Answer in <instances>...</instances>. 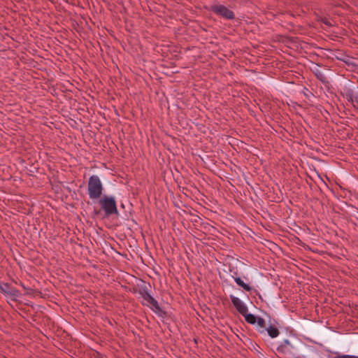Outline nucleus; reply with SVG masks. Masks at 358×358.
I'll use <instances>...</instances> for the list:
<instances>
[{"label": "nucleus", "mask_w": 358, "mask_h": 358, "mask_svg": "<svg viewBox=\"0 0 358 358\" xmlns=\"http://www.w3.org/2000/svg\"><path fill=\"white\" fill-rule=\"evenodd\" d=\"M356 225H358V224H355Z\"/></svg>", "instance_id": "4be33fe9"}, {"label": "nucleus", "mask_w": 358, "mask_h": 358, "mask_svg": "<svg viewBox=\"0 0 358 358\" xmlns=\"http://www.w3.org/2000/svg\"><path fill=\"white\" fill-rule=\"evenodd\" d=\"M102 184L97 176H90L88 181V194L92 199H97L101 197L102 194Z\"/></svg>", "instance_id": "f03ea898"}, {"label": "nucleus", "mask_w": 358, "mask_h": 358, "mask_svg": "<svg viewBox=\"0 0 358 358\" xmlns=\"http://www.w3.org/2000/svg\"><path fill=\"white\" fill-rule=\"evenodd\" d=\"M294 349V345L289 340L286 339L278 347L277 351L282 354H292Z\"/></svg>", "instance_id": "0eeeda50"}, {"label": "nucleus", "mask_w": 358, "mask_h": 358, "mask_svg": "<svg viewBox=\"0 0 358 358\" xmlns=\"http://www.w3.org/2000/svg\"><path fill=\"white\" fill-rule=\"evenodd\" d=\"M210 10L215 14L227 20H233L235 17L234 12L223 5H213L211 6Z\"/></svg>", "instance_id": "7ed1b4c3"}, {"label": "nucleus", "mask_w": 358, "mask_h": 358, "mask_svg": "<svg viewBox=\"0 0 358 358\" xmlns=\"http://www.w3.org/2000/svg\"><path fill=\"white\" fill-rule=\"evenodd\" d=\"M256 323H257V327L259 329V331L261 333H264V331L266 329V322H265L264 319H263L262 317H258Z\"/></svg>", "instance_id": "9d476101"}, {"label": "nucleus", "mask_w": 358, "mask_h": 358, "mask_svg": "<svg viewBox=\"0 0 358 358\" xmlns=\"http://www.w3.org/2000/svg\"><path fill=\"white\" fill-rule=\"evenodd\" d=\"M313 72H314V74L316 76V78L319 80H320L322 83H328L326 76H324V74L321 71H320L319 69H316Z\"/></svg>", "instance_id": "9b49d317"}, {"label": "nucleus", "mask_w": 358, "mask_h": 358, "mask_svg": "<svg viewBox=\"0 0 358 358\" xmlns=\"http://www.w3.org/2000/svg\"><path fill=\"white\" fill-rule=\"evenodd\" d=\"M230 299L231 303L239 313L243 315V314L248 313V309L247 306L241 301L240 299L232 295L230 296Z\"/></svg>", "instance_id": "423d86ee"}, {"label": "nucleus", "mask_w": 358, "mask_h": 358, "mask_svg": "<svg viewBox=\"0 0 358 358\" xmlns=\"http://www.w3.org/2000/svg\"><path fill=\"white\" fill-rule=\"evenodd\" d=\"M101 210L97 212V214L101 213V210L104 212L105 217H110L112 215H118V211L116 206V203H101Z\"/></svg>", "instance_id": "39448f33"}, {"label": "nucleus", "mask_w": 358, "mask_h": 358, "mask_svg": "<svg viewBox=\"0 0 358 358\" xmlns=\"http://www.w3.org/2000/svg\"><path fill=\"white\" fill-rule=\"evenodd\" d=\"M132 206V203L131 202H129V203H127V209L128 210H131V206Z\"/></svg>", "instance_id": "6ab92c4d"}, {"label": "nucleus", "mask_w": 358, "mask_h": 358, "mask_svg": "<svg viewBox=\"0 0 358 358\" xmlns=\"http://www.w3.org/2000/svg\"><path fill=\"white\" fill-rule=\"evenodd\" d=\"M2 286L4 287V289H9L10 288L8 283H4Z\"/></svg>", "instance_id": "a211bd4d"}, {"label": "nucleus", "mask_w": 358, "mask_h": 358, "mask_svg": "<svg viewBox=\"0 0 358 358\" xmlns=\"http://www.w3.org/2000/svg\"><path fill=\"white\" fill-rule=\"evenodd\" d=\"M357 90H358V86H357Z\"/></svg>", "instance_id": "5701e85b"}, {"label": "nucleus", "mask_w": 358, "mask_h": 358, "mask_svg": "<svg viewBox=\"0 0 358 358\" xmlns=\"http://www.w3.org/2000/svg\"><path fill=\"white\" fill-rule=\"evenodd\" d=\"M245 317V321L251 324H255L257 322V320L258 317H256L255 315L251 313H246L245 314L243 315Z\"/></svg>", "instance_id": "f8f14e48"}, {"label": "nucleus", "mask_w": 358, "mask_h": 358, "mask_svg": "<svg viewBox=\"0 0 358 358\" xmlns=\"http://www.w3.org/2000/svg\"><path fill=\"white\" fill-rule=\"evenodd\" d=\"M271 338H276L280 334V331L275 326L270 325L266 329Z\"/></svg>", "instance_id": "1a4fd4ad"}, {"label": "nucleus", "mask_w": 358, "mask_h": 358, "mask_svg": "<svg viewBox=\"0 0 358 358\" xmlns=\"http://www.w3.org/2000/svg\"><path fill=\"white\" fill-rule=\"evenodd\" d=\"M99 201H115V200L114 196L104 194Z\"/></svg>", "instance_id": "4468645a"}, {"label": "nucleus", "mask_w": 358, "mask_h": 358, "mask_svg": "<svg viewBox=\"0 0 358 358\" xmlns=\"http://www.w3.org/2000/svg\"><path fill=\"white\" fill-rule=\"evenodd\" d=\"M339 59H341V61L344 62L345 64H350V58L348 57V56H345V58H338Z\"/></svg>", "instance_id": "dca6fc26"}, {"label": "nucleus", "mask_w": 358, "mask_h": 358, "mask_svg": "<svg viewBox=\"0 0 358 358\" xmlns=\"http://www.w3.org/2000/svg\"><path fill=\"white\" fill-rule=\"evenodd\" d=\"M334 358H358V356L350 355H338Z\"/></svg>", "instance_id": "2eb2a0df"}, {"label": "nucleus", "mask_w": 358, "mask_h": 358, "mask_svg": "<svg viewBox=\"0 0 358 358\" xmlns=\"http://www.w3.org/2000/svg\"><path fill=\"white\" fill-rule=\"evenodd\" d=\"M355 88L357 87L353 82L345 80L341 84L340 93L355 108L358 109V91L355 92Z\"/></svg>", "instance_id": "f257e3e1"}, {"label": "nucleus", "mask_w": 358, "mask_h": 358, "mask_svg": "<svg viewBox=\"0 0 358 358\" xmlns=\"http://www.w3.org/2000/svg\"><path fill=\"white\" fill-rule=\"evenodd\" d=\"M139 294L147 302V305L151 306V308L155 310L157 313L163 312L159 307L158 302L148 292L145 288H142L139 290Z\"/></svg>", "instance_id": "20e7f679"}, {"label": "nucleus", "mask_w": 358, "mask_h": 358, "mask_svg": "<svg viewBox=\"0 0 358 358\" xmlns=\"http://www.w3.org/2000/svg\"><path fill=\"white\" fill-rule=\"evenodd\" d=\"M234 280L237 285L241 286L245 290L249 292L252 289L251 287L249 286L248 284L245 283L240 278H235Z\"/></svg>", "instance_id": "ddd939ff"}, {"label": "nucleus", "mask_w": 358, "mask_h": 358, "mask_svg": "<svg viewBox=\"0 0 358 358\" xmlns=\"http://www.w3.org/2000/svg\"><path fill=\"white\" fill-rule=\"evenodd\" d=\"M121 206V208H122V209H125V208H126V206H125V205H124V203H121V206Z\"/></svg>", "instance_id": "412c9836"}, {"label": "nucleus", "mask_w": 358, "mask_h": 358, "mask_svg": "<svg viewBox=\"0 0 358 358\" xmlns=\"http://www.w3.org/2000/svg\"><path fill=\"white\" fill-rule=\"evenodd\" d=\"M350 215H351V216L355 217L357 219V220L358 221V210L354 209L353 212H352Z\"/></svg>", "instance_id": "f3484780"}, {"label": "nucleus", "mask_w": 358, "mask_h": 358, "mask_svg": "<svg viewBox=\"0 0 358 358\" xmlns=\"http://www.w3.org/2000/svg\"><path fill=\"white\" fill-rule=\"evenodd\" d=\"M0 291L4 294H8L13 297H17L20 295V292L15 288L10 287L9 289H4V287L0 283Z\"/></svg>", "instance_id": "6e6552de"}, {"label": "nucleus", "mask_w": 358, "mask_h": 358, "mask_svg": "<svg viewBox=\"0 0 358 358\" xmlns=\"http://www.w3.org/2000/svg\"><path fill=\"white\" fill-rule=\"evenodd\" d=\"M173 204H174V206H175L176 208H180V206H179V203H173Z\"/></svg>", "instance_id": "aec40b11"}]
</instances>
